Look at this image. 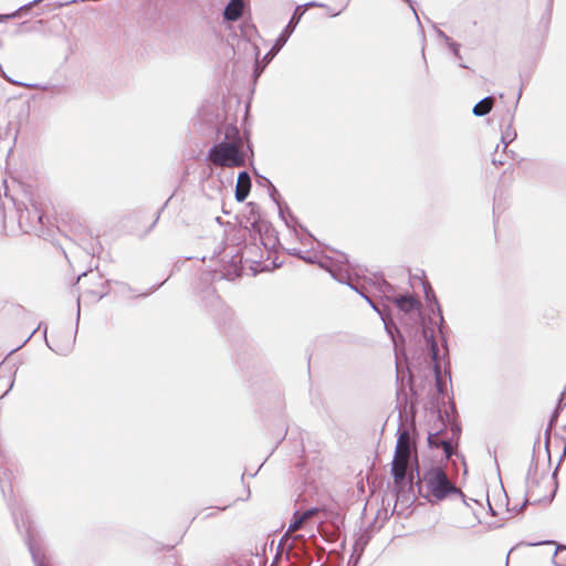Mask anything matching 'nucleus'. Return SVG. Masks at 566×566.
<instances>
[{
  "mask_svg": "<svg viewBox=\"0 0 566 566\" xmlns=\"http://www.w3.org/2000/svg\"><path fill=\"white\" fill-rule=\"evenodd\" d=\"M493 105L494 98L489 96L476 103L472 112L475 116H484L492 111Z\"/></svg>",
  "mask_w": 566,
  "mask_h": 566,
  "instance_id": "6e6552de",
  "label": "nucleus"
},
{
  "mask_svg": "<svg viewBox=\"0 0 566 566\" xmlns=\"http://www.w3.org/2000/svg\"><path fill=\"white\" fill-rule=\"evenodd\" d=\"M412 455L417 459V449L415 443L411 441L409 431L407 429L399 430L394 460L391 463L395 484L399 485L403 482Z\"/></svg>",
  "mask_w": 566,
  "mask_h": 566,
  "instance_id": "7ed1b4c3",
  "label": "nucleus"
},
{
  "mask_svg": "<svg viewBox=\"0 0 566 566\" xmlns=\"http://www.w3.org/2000/svg\"><path fill=\"white\" fill-rule=\"evenodd\" d=\"M243 7V0H231L224 9V19L227 21H237L242 15Z\"/></svg>",
  "mask_w": 566,
  "mask_h": 566,
  "instance_id": "0eeeda50",
  "label": "nucleus"
},
{
  "mask_svg": "<svg viewBox=\"0 0 566 566\" xmlns=\"http://www.w3.org/2000/svg\"><path fill=\"white\" fill-rule=\"evenodd\" d=\"M39 222H40L41 224H43V214H40V216H39Z\"/></svg>",
  "mask_w": 566,
  "mask_h": 566,
  "instance_id": "4468645a",
  "label": "nucleus"
},
{
  "mask_svg": "<svg viewBox=\"0 0 566 566\" xmlns=\"http://www.w3.org/2000/svg\"><path fill=\"white\" fill-rule=\"evenodd\" d=\"M251 189V178L248 172L241 171L238 176L235 185V199L240 202L244 201Z\"/></svg>",
  "mask_w": 566,
  "mask_h": 566,
  "instance_id": "39448f33",
  "label": "nucleus"
},
{
  "mask_svg": "<svg viewBox=\"0 0 566 566\" xmlns=\"http://www.w3.org/2000/svg\"><path fill=\"white\" fill-rule=\"evenodd\" d=\"M431 350H432V355H433V357H434V356L437 355V350H438V349H437V345H436V344H432V346H431Z\"/></svg>",
  "mask_w": 566,
  "mask_h": 566,
  "instance_id": "ddd939ff",
  "label": "nucleus"
},
{
  "mask_svg": "<svg viewBox=\"0 0 566 566\" xmlns=\"http://www.w3.org/2000/svg\"><path fill=\"white\" fill-rule=\"evenodd\" d=\"M444 439H441L440 432L429 433L428 436V443L430 447L433 448H440L441 441Z\"/></svg>",
  "mask_w": 566,
  "mask_h": 566,
  "instance_id": "1a4fd4ad",
  "label": "nucleus"
},
{
  "mask_svg": "<svg viewBox=\"0 0 566 566\" xmlns=\"http://www.w3.org/2000/svg\"><path fill=\"white\" fill-rule=\"evenodd\" d=\"M395 304L405 313L419 312L421 307L420 301L412 295L397 296L395 297Z\"/></svg>",
  "mask_w": 566,
  "mask_h": 566,
  "instance_id": "423d86ee",
  "label": "nucleus"
},
{
  "mask_svg": "<svg viewBox=\"0 0 566 566\" xmlns=\"http://www.w3.org/2000/svg\"><path fill=\"white\" fill-rule=\"evenodd\" d=\"M292 31L293 30L286 28V30L281 34L279 41L284 43L286 41V36H290V33H287V32H292Z\"/></svg>",
  "mask_w": 566,
  "mask_h": 566,
  "instance_id": "f8f14e48",
  "label": "nucleus"
},
{
  "mask_svg": "<svg viewBox=\"0 0 566 566\" xmlns=\"http://www.w3.org/2000/svg\"><path fill=\"white\" fill-rule=\"evenodd\" d=\"M419 493L429 502L436 503L448 495L460 494L461 491L449 480L443 469L433 467L419 480Z\"/></svg>",
  "mask_w": 566,
  "mask_h": 566,
  "instance_id": "f03ea898",
  "label": "nucleus"
},
{
  "mask_svg": "<svg viewBox=\"0 0 566 566\" xmlns=\"http://www.w3.org/2000/svg\"><path fill=\"white\" fill-rule=\"evenodd\" d=\"M300 17H301V15L296 17V12H295V13H294V15L292 17V19H291V21H290L289 25H287V29L293 30V29L295 28L296 23L298 22Z\"/></svg>",
  "mask_w": 566,
  "mask_h": 566,
  "instance_id": "9b49d317",
  "label": "nucleus"
},
{
  "mask_svg": "<svg viewBox=\"0 0 566 566\" xmlns=\"http://www.w3.org/2000/svg\"><path fill=\"white\" fill-rule=\"evenodd\" d=\"M224 138L212 146L208 159L217 167H243L247 161L244 143L235 125L229 124L223 128Z\"/></svg>",
  "mask_w": 566,
  "mask_h": 566,
  "instance_id": "f257e3e1",
  "label": "nucleus"
},
{
  "mask_svg": "<svg viewBox=\"0 0 566 566\" xmlns=\"http://www.w3.org/2000/svg\"><path fill=\"white\" fill-rule=\"evenodd\" d=\"M440 448H442V450L448 459L452 455L453 448H452L451 442L443 440V441H441Z\"/></svg>",
  "mask_w": 566,
  "mask_h": 566,
  "instance_id": "9d476101",
  "label": "nucleus"
},
{
  "mask_svg": "<svg viewBox=\"0 0 566 566\" xmlns=\"http://www.w3.org/2000/svg\"><path fill=\"white\" fill-rule=\"evenodd\" d=\"M317 513V510L316 509H311V510H307L303 513H294L293 515V520L292 522L290 523L289 525V528L284 535V537H287L290 536L292 533L298 531L300 528L303 527V525L310 520L312 518L315 514Z\"/></svg>",
  "mask_w": 566,
  "mask_h": 566,
  "instance_id": "20e7f679",
  "label": "nucleus"
}]
</instances>
